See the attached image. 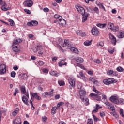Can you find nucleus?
<instances>
[{"instance_id":"obj_1","label":"nucleus","mask_w":124,"mask_h":124,"mask_svg":"<svg viewBox=\"0 0 124 124\" xmlns=\"http://www.w3.org/2000/svg\"><path fill=\"white\" fill-rule=\"evenodd\" d=\"M93 91L96 93V94L92 93L90 94L89 96L92 98H95V99H96V100L97 101L101 100V97H100L99 95H101V93L97 91L95 88H94Z\"/></svg>"},{"instance_id":"obj_2","label":"nucleus","mask_w":124,"mask_h":124,"mask_svg":"<svg viewBox=\"0 0 124 124\" xmlns=\"http://www.w3.org/2000/svg\"><path fill=\"white\" fill-rule=\"evenodd\" d=\"M6 73V65L4 64L0 65V74L1 75Z\"/></svg>"},{"instance_id":"obj_3","label":"nucleus","mask_w":124,"mask_h":124,"mask_svg":"<svg viewBox=\"0 0 124 124\" xmlns=\"http://www.w3.org/2000/svg\"><path fill=\"white\" fill-rule=\"evenodd\" d=\"M23 4L27 7H31L33 5V1L31 0H26L23 2Z\"/></svg>"},{"instance_id":"obj_4","label":"nucleus","mask_w":124,"mask_h":124,"mask_svg":"<svg viewBox=\"0 0 124 124\" xmlns=\"http://www.w3.org/2000/svg\"><path fill=\"white\" fill-rule=\"evenodd\" d=\"M110 100L115 104H119V98L116 95L111 96L110 98Z\"/></svg>"},{"instance_id":"obj_5","label":"nucleus","mask_w":124,"mask_h":124,"mask_svg":"<svg viewBox=\"0 0 124 124\" xmlns=\"http://www.w3.org/2000/svg\"><path fill=\"white\" fill-rule=\"evenodd\" d=\"M76 9L81 14V15H84V14H86V12L85 11V9L83 8V7L81 6H78L76 7Z\"/></svg>"},{"instance_id":"obj_6","label":"nucleus","mask_w":124,"mask_h":124,"mask_svg":"<svg viewBox=\"0 0 124 124\" xmlns=\"http://www.w3.org/2000/svg\"><path fill=\"white\" fill-rule=\"evenodd\" d=\"M22 42V39H15L13 43L12 47H18L19 43Z\"/></svg>"},{"instance_id":"obj_7","label":"nucleus","mask_w":124,"mask_h":124,"mask_svg":"<svg viewBox=\"0 0 124 124\" xmlns=\"http://www.w3.org/2000/svg\"><path fill=\"white\" fill-rule=\"evenodd\" d=\"M75 78L72 77H70L68 78V82L72 87H75Z\"/></svg>"},{"instance_id":"obj_8","label":"nucleus","mask_w":124,"mask_h":124,"mask_svg":"<svg viewBox=\"0 0 124 124\" xmlns=\"http://www.w3.org/2000/svg\"><path fill=\"white\" fill-rule=\"evenodd\" d=\"M109 36L112 44H113V45H115L116 42H117V39L116 38V37H115V36H114L113 34L110 33L109 34Z\"/></svg>"},{"instance_id":"obj_9","label":"nucleus","mask_w":124,"mask_h":124,"mask_svg":"<svg viewBox=\"0 0 124 124\" xmlns=\"http://www.w3.org/2000/svg\"><path fill=\"white\" fill-rule=\"evenodd\" d=\"M38 25V22H37L36 20H31L30 22H27V26H29V27H33L37 26Z\"/></svg>"},{"instance_id":"obj_10","label":"nucleus","mask_w":124,"mask_h":124,"mask_svg":"<svg viewBox=\"0 0 124 124\" xmlns=\"http://www.w3.org/2000/svg\"><path fill=\"white\" fill-rule=\"evenodd\" d=\"M79 94L80 99H83L86 96V91L84 90H80L79 91Z\"/></svg>"},{"instance_id":"obj_11","label":"nucleus","mask_w":124,"mask_h":124,"mask_svg":"<svg viewBox=\"0 0 124 124\" xmlns=\"http://www.w3.org/2000/svg\"><path fill=\"white\" fill-rule=\"evenodd\" d=\"M91 32L93 35H98V34L99 33V31L96 27L92 28Z\"/></svg>"},{"instance_id":"obj_12","label":"nucleus","mask_w":124,"mask_h":124,"mask_svg":"<svg viewBox=\"0 0 124 124\" xmlns=\"http://www.w3.org/2000/svg\"><path fill=\"white\" fill-rule=\"evenodd\" d=\"M14 124H22V120H21V118L18 116L15 119L13 120Z\"/></svg>"},{"instance_id":"obj_13","label":"nucleus","mask_w":124,"mask_h":124,"mask_svg":"<svg viewBox=\"0 0 124 124\" xmlns=\"http://www.w3.org/2000/svg\"><path fill=\"white\" fill-rule=\"evenodd\" d=\"M20 90L21 93L25 94L26 96L29 98V93H26V87L24 86H22L20 87Z\"/></svg>"},{"instance_id":"obj_14","label":"nucleus","mask_w":124,"mask_h":124,"mask_svg":"<svg viewBox=\"0 0 124 124\" xmlns=\"http://www.w3.org/2000/svg\"><path fill=\"white\" fill-rule=\"evenodd\" d=\"M66 59H62L58 62L59 66H62V65H67V62H65Z\"/></svg>"},{"instance_id":"obj_15","label":"nucleus","mask_w":124,"mask_h":124,"mask_svg":"<svg viewBox=\"0 0 124 124\" xmlns=\"http://www.w3.org/2000/svg\"><path fill=\"white\" fill-rule=\"evenodd\" d=\"M58 23L59 25L62 27H63V26H65V25H66V21L65 20L62 19V17L61 20H59Z\"/></svg>"},{"instance_id":"obj_16","label":"nucleus","mask_w":124,"mask_h":124,"mask_svg":"<svg viewBox=\"0 0 124 124\" xmlns=\"http://www.w3.org/2000/svg\"><path fill=\"white\" fill-rule=\"evenodd\" d=\"M82 23H85V22L88 20V18L89 17V13H86L84 15H82Z\"/></svg>"},{"instance_id":"obj_17","label":"nucleus","mask_w":124,"mask_h":124,"mask_svg":"<svg viewBox=\"0 0 124 124\" xmlns=\"http://www.w3.org/2000/svg\"><path fill=\"white\" fill-rule=\"evenodd\" d=\"M22 100L23 101V102H24V103L25 104H26V105H28L29 106V99H28V97H27V96H23L22 97Z\"/></svg>"},{"instance_id":"obj_18","label":"nucleus","mask_w":124,"mask_h":124,"mask_svg":"<svg viewBox=\"0 0 124 124\" xmlns=\"http://www.w3.org/2000/svg\"><path fill=\"white\" fill-rule=\"evenodd\" d=\"M114 27H115V25H114V23L111 22H109L108 23V29H110L111 31H113Z\"/></svg>"},{"instance_id":"obj_19","label":"nucleus","mask_w":124,"mask_h":124,"mask_svg":"<svg viewBox=\"0 0 124 124\" xmlns=\"http://www.w3.org/2000/svg\"><path fill=\"white\" fill-rule=\"evenodd\" d=\"M70 50L71 52L75 53V54H78V53H79V50L78 48H75V47H71Z\"/></svg>"},{"instance_id":"obj_20","label":"nucleus","mask_w":124,"mask_h":124,"mask_svg":"<svg viewBox=\"0 0 124 124\" xmlns=\"http://www.w3.org/2000/svg\"><path fill=\"white\" fill-rule=\"evenodd\" d=\"M96 107L92 111V113H96V112L98 111V109H100V108H102V106H100L99 105L97 104L96 105Z\"/></svg>"},{"instance_id":"obj_21","label":"nucleus","mask_w":124,"mask_h":124,"mask_svg":"<svg viewBox=\"0 0 124 124\" xmlns=\"http://www.w3.org/2000/svg\"><path fill=\"white\" fill-rule=\"evenodd\" d=\"M92 13H93V14H95V13H96V14H99V10L98 9V8L97 7H95L92 9Z\"/></svg>"},{"instance_id":"obj_22","label":"nucleus","mask_w":124,"mask_h":124,"mask_svg":"<svg viewBox=\"0 0 124 124\" xmlns=\"http://www.w3.org/2000/svg\"><path fill=\"white\" fill-rule=\"evenodd\" d=\"M115 51H116V50L115 49L114 47H109L108 49V53H109V54H111V55L115 53Z\"/></svg>"},{"instance_id":"obj_23","label":"nucleus","mask_w":124,"mask_h":124,"mask_svg":"<svg viewBox=\"0 0 124 124\" xmlns=\"http://www.w3.org/2000/svg\"><path fill=\"white\" fill-rule=\"evenodd\" d=\"M61 45L62 47H65V46L69 45V41L68 40H64V43H62Z\"/></svg>"},{"instance_id":"obj_24","label":"nucleus","mask_w":124,"mask_h":124,"mask_svg":"<svg viewBox=\"0 0 124 124\" xmlns=\"http://www.w3.org/2000/svg\"><path fill=\"white\" fill-rule=\"evenodd\" d=\"M82 101L84 102V104L87 106L89 105V99L87 98L84 97L83 99H81Z\"/></svg>"},{"instance_id":"obj_25","label":"nucleus","mask_w":124,"mask_h":124,"mask_svg":"<svg viewBox=\"0 0 124 124\" xmlns=\"http://www.w3.org/2000/svg\"><path fill=\"white\" fill-rule=\"evenodd\" d=\"M19 109L18 108H16L15 110L12 112V115L14 117H15L17 115V114L19 113Z\"/></svg>"},{"instance_id":"obj_26","label":"nucleus","mask_w":124,"mask_h":124,"mask_svg":"<svg viewBox=\"0 0 124 124\" xmlns=\"http://www.w3.org/2000/svg\"><path fill=\"white\" fill-rule=\"evenodd\" d=\"M40 48V47H33L31 48V51L33 52V53H37Z\"/></svg>"},{"instance_id":"obj_27","label":"nucleus","mask_w":124,"mask_h":124,"mask_svg":"<svg viewBox=\"0 0 124 124\" xmlns=\"http://www.w3.org/2000/svg\"><path fill=\"white\" fill-rule=\"evenodd\" d=\"M76 60L77 62H79L80 63H82L84 62V59L81 57H77Z\"/></svg>"},{"instance_id":"obj_28","label":"nucleus","mask_w":124,"mask_h":124,"mask_svg":"<svg viewBox=\"0 0 124 124\" xmlns=\"http://www.w3.org/2000/svg\"><path fill=\"white\" fill-rule=\"evenodd\" d=\"M50 75H52V76H55L56 77H58L59 76V74L57 72V71H51L50 73Z\"/></svg>"},{"instance_id":"obj_29","label":"nucleus","mask_w":124,"mask_h":124,"mask_svg":"<svg viewBox=\"0 0 124 124\" xmlns=\"http://www.w3.org/2000/svg\"><path fill=\"white\" fill-rule=\"evenodd\" d=\"M12 49H13V51H14V52H16V53H19L21 51V50L20 49V48L18 47H13Z\"/></svg>"},{"instance_id":"obj_30","label":"nucleus","mask_w":124,"mask_h":124,"mask_svg":"<svg viewBox=\"0 0 124 124\" xmlns=\"http://www.w3.org/2000/svg\"><path fill=\"white\" fill-rule=\"evenodd\" d=\"M97 27H98L99 28H101V29H103L104 27L106 26V24L104 23V24H101V23H99L96 25Z\"/></svg>"},{"instance_id":"obj_31","label":"nucleus","mask_w":124,"mask_h":124,"mask_svg":"<svg viewBox=\"0 0 124 124\" xmlns=\"http://www.w3.org/2000/svg\"><path fill=\"white\" fill-rule=\"evenodd\" d=\"M84 43L85 46H90L92 45V41L86 40Z\"/></svg>"},{"instance_id":"obj_32","label":"nucleus","mask_w":124,"mask_h":124,"mask_svg":"<svg viewBox=\"0 0 124 124\" xmlns=\"http://www.w3.org/2000/svg\"><path fill=\"white\" fill-rule=\"evenodd\" d=\"M54 18L55 19H57L58 20H57V21H59V20H61L62 19V16H60L58 14H56L54 15Z\"/></svg>"},{"instance_id":"obj_33","label":"nucleus","mask_w":124,"mask_h":124,"mask_svg":"<svg viewBox=\"0 0 124 124\" xmlns=\"http://www.w3.org/2000/svg\"><path fill=\"white\" fill-rule=\"evenodd\" d=\"M97 4L98 6H99V7H100V8H101V9H103V10H104V11H106V10L105 9V7H104V6H103V3H98Z\"/></svg>"},{"instance_id":"obj_34","label":"nucleus","mask_w":124,"mask_h":124,"mask_svg":"<svg viewBox=\"0 0 124 124\" xmlns=\"http://www.w3.org/2000/svg\"><path fill=\"white\" fill-rule=\"evenodd\" d=\"M110 114L112 116H113V117H115L116 119H118V118H119V115H118L116 112H110Z\"/></svg>"},{"instance_id":"obj_35","label":"nucleus","mask_w":124,"mask_h":124,"mask_svg":"<svg viewBox=\"0 0 124 124\" xmlns=\"http://www.w3.org/2000/svg\"><path fill=\"white\" fill-rule=\"evenodd\" d=\"M33 101V100H32V97H31V99L30 100V104L31 105V108L32 110H34L35 108L34 106H33V104H32V102Z\"/></svg>"},{"instance_id":"obj_36","label":"nucleus","mask_w":124,"mask_h":124,"mask_svg":"<svg viewBox=\"0 0 124 124\" xmlns=\"http://www.w3.org/2000/svg\"><path fill=\"white\" fill-rule=\"evenodd\" d=\"M117 36L119 38H124V33L123 32H120Z\"/></svg>"},{"instance_id":"obj_37","label":"nucleus","mask_w":124,"mask_h":124,"mask_svg":"<svg viewBox=\"0 0 124 124\" xmlns=\"http://www.w3.org/2000/svg\"><path fill=\"white\" fill-rule=\"evenodd\" d=\"M85 8L88 12H92L93 8L91 7L85 6Z\"/></svg>"},{"instance_id":"obj_38","label":"nucleus","mask_w":124,"mask_h":124,"mask_svg":"<svg viewBox=\"0 0 124 124\" xmlns=\"http://www.w3.org/2000/svg\"><path fill=\"white\" fill-rule=\"evenodd\" d=\"M31 97H32V100H33V98L35 97V98H36V97H37V93H31Z\"/></svg>"},{"instance_id":"obj_39","label":"nucleus","mask_w":124,"mask_h":124,"mask_svg":"<svg viewBox=\"0 0 124 124\" xmlns=\"http://www.w3.org/2000/svg\"><path fill=\"white\" fill-rule=\"evenodd\" d=\"M57 107H54L51 109V113L52 114H56V111L57 110Z\"/></svg>"},{"instance_id":"obj_40","label":"nucleus","mask_w":124,"mask_h":124,"mask_svg":"<svg viewBox=\"0 0 124 124\" xmlns=\"http://www.w3.org/2000/svg\"><path fill=\"white\" fill-rule=\"evenodd\" d=\"M118 104H121V105H123V104H124V99L122 98L118 99Z\"/></svg>"},{"instance_id":"obj_41","label":"nucleus","mask_w":124,"mask_h":124,"mask_svg":"<svg viewBox=\"0 0 124 124\" xmlns=\"http://www.w3.org/2000/svg\"><path fill=\"white\" fill-rule=\"evenodd\" d=\"M96 80V79H95V78H94L93 77H90L89 78V81L93 82V83Z\"/></svg>"},{"instance_id":"obj_42","label":"nucleus","mask_w":124,"mask_h":124,"mask_svg":"<svg viewBox=\"0 0 124 124\" xmlns=\"http://www.w3.org/2000/svg\"><path fill=\"white\" fill-rule=\"evenodd\" d=\"M108 108L110 110V111H114L115 110V108L113 106L112 104H110Z\"/></svg>"},{"instance_id":"obj_43","label":"nucleus","mask_w":124,"mask_h":124,"mask_svg":"<svg viewBox=\"0 0 124 124\" xmlns=\"http://www.w3.org/2000/svg\"><path fill=\"white\" fill-rule=\"evenodd\" d=\"M1 9L3 11H7V10H9V9H10V7L6 8V7H1Z\"/></svg>"},{"instance_id":"obj_44","label":"nucleus","mask_w":124,"mask_h":124,"mask_svg":"<svg viewBox=\"0 0 124 124\" xmlns=\"http://www.w3.org/2000/svg\"><path fill=\"white\" fill-rule=\"evenodd\" d=\"M112 31L114 32H117V31H119V26H115L114 28L112 30Z\"/></svg>"},{"instance_id":"obj_45","label":"nucleus","mask_w":124,"mask_h":124,"mask_svg":"<svg viewBox=\"0 0 124 124\" xmlns=\"http://www.w3.org/2000/svg\"><path fill=\"white\" fill-rule=\"evenodd\" d=\"M42 95L43 97H46V96H48V95H49V92H45V93H43Z\"/></svg>"},{"instance_id":"obj_46","label":"nucleus","mask_w":124,"mask_h":124,"mask_svg":"<svg viewBox=\"0 0 124 124\" xmlns=\"http://www.w3.org/2000/svg\"><path fill=\"white\" fill-rule=\"evenodd\" d=\"M19 90H18V88H16L15 90V92L14 93V96H16V94H18L19 93Z\"/></svg>"},{"instance_id":"obj_47","label":"nucleus","mask_w":124,"mask_h":124,"mask_svg":"<svg viewBox=\"0 0 124 124\" xmlns=\"http://www.w3.org/2000/svg\"><path fill=\"white\" fill-rule=\"evenodd\" d=\"M58 84L60 86H64V81L62 80H60L58 81Z\"/></svg>"},{"instance_id":"obj_48","label":"nucleus","mask_w":124,"mask_h":124,"mask_svg":"<svg viewBox=\"0 0 124 124\" xmlns=\"http://www.w3.org/2000/svg\"><path fill=\"white\" fill-rule=\"evenodd\" d=\"M42 48L40 47L39 49H38V53L39 54V55H42L43 54V52L42 51Z\"/></svg>"},{"instance_id":"obj_49","label":"nucleus","mask_w":124,"mask_h":124,"mask_svg":"<svg viewBox=\"0 0 124 124\" xmlns=\"http://www.w3.org/2000/svg\"><path fill=\"white\" fill-rule=\"evenodd\" d=\"M97 46H101V47H103L104 46V43L103 42H100L97 44Z\"/></svg>"},{"instance_id":"obj_50","label":"nucleus","mask_w":124,"mask_h":124,"mask_svg":"<svg viewBox=\"0 0 124 124\" xmlns=\"http://www.w3.org/2000/svg\"><path fill=\"white\" fill-rule=\"evenodd\" d=\"M117 70L119 72H123V71H124V69L121 67H118L117 68Z\"/></svg>"},{"instance_id":"obj_51","label":"nucleus","mask_w":124,"mask_h":124,"mask_svg":"<svg viewBox=\"0 0 124 124\" xmlns=\"http://www.w3.org/2000/svg\"><path fill=\"white\" fill-rule=\"evenodd\" d=\"M103 82L105 84V85H110L108 79H104L103 80Z\"/></svg>"},{"instance_id":"obj_52","label":"nucleus","mask_w":124,"mask_h":124,"mask_svg":"<svg viewBox=\"0 0 124 124\" xmlns=\"http://www.w3.org/2000/svg\"><path fill=\"white\" fill-rule=\"evenodd\" d=\"M108 80L109 84H112V83H114V81H115V79H114V78H108Z\"/></svg>"},{"instance_id":"obj_53","label":"nucleus","mask_w":124,"mask_h":124,"mask_svg":"<svg viewBox=\"0 0 124 124\" xmlns=\"http://www.w3.org/2000/svg\"><path fill=\"white\" fill-rule=\"evenodd\" d=\"M87 124H93V120L92 119H88Z\"/></svg>"},{"instance_id":"obj_54","label":"nucleus","mask_w":124,"mask_h":124,"mask_svg":"<svg viewBox=\"0 0 124 124\" xmlns=\"http://www.w3.org/2000/svg\"><path fill=\"white\" fill-rule=\"evenodd\" d=\"M11 76L12 77H13V78H14V77H15V76H16V72H15L14 71H12L11 73Z\"/></svg>"},{"instance_id":"obj_55","label":"nucleus","mask_w":124,"mask_h":124,"mask_svg":"<svg viewBox=\"0 0 124 124\" xmlns=\"http://www.w3.org/2000/svg\"><path fill=\"white\" fill-rule=\"evenodd\" d=\"M113 73H114V71L112 70H109L107 72V74L108 75H111V74H113Z\"/></svg>"},{"instance_id":"obj_56","label":"nucleus","mask_w":124,"mask_h":124,"mask_svg":"<svg viewBox=\"0 0 124 124\" xmlns=\"http://www.w3.org/2000/svg\"><path fill=\"white\" fill-rule=\"evenodd\" d=\"M77 88L79 90H81L82 89V84L81 83H78Z\"/></svg>"},{"instance_id":"obj_57","label":"nucleus","mask_w":124,"mask_h":124,"mask_svg":"<svg viewBox=\"0 0 124 124\" xmlns=\"http://www.w3.org/2000/svg\"><path fill=\"white\" fill-rule=\"evenodd\" d=\"M38 64H39V65H40L41 66L43 65V64H44V62H43V61H39L38 62Z\"/></svg>"},{"instance_id":"obj_58","label":"nucleus","mask_w":124,"mask_h":124,"mask_svg":"<svg viewBox=\"0 0 124 124\" xmlns=\"http://www.w3.org/2000/svg\"><path fill=\"white\" fill-rule=\"evenodd\" d=\"M78 67H80V68H81V69L85 70V67H84V66L82 64H78Z\"/></svg>"},{"instance_id":"obj_59","label":"nucleus","mask_w":124,"mask_h":124,"mask_svg":"<svg viewBox=\"0 0 124 124\" xmlns=\"http://www.w3.org/2000/svg\"><path fill=\"white\" fill-rule=\"evenodd\" d=\"M8 22L10 23V26H13V24H14V21L12 19H8Z\"/></svg>"},{"instance_id":"obj_60","label":"nucleus","mask_w":124,"mask_h":124,"mask_svg":"<svg viewBox=\"0 0 124 124\" xmlns=\"http://www.w3.org/2000/svg\"><path fill=\"white\" fill-rule=\"evenodd\" d=\"M42 119L43 122H46V121L48 120V118L46 116H44V117H42Z\"/></svg>"},{"instance_id":"obj_61","label":"nucleus","mask_w":124,"mask_h":124,"mask_svg":"<svg viewBox=\"0 0 124 124\" xmlns=\"http://www.w3.org/2000/svg\"><path fill=\"white\" fill-rule=\"evenodd\" d=\"M100 117H101V118H103V117H104V116H105V113H104V112L102 111L100 113Z\"/></svg>"},{"instance_id":"obj_62","label":"nucleus","mask_w":124,"mask_h":124,"mask_svg":"<svg viewBox=\"0 0 124 124\" xmlns=\"http://www.w3.org/2000/svg\"><path fill=\"white\" fill-rule=\"evenodd\" d=\"M63 104H64V103H63V102H59L58 103L57 106V107H60V106H61V105H63Z\"/></svg>"},{"instance_id":"obj_63","label":"nucleus","mask_w":124,"mask_h":124,"mask_svg":"<svg viewBox=\"0 0 124 124\" xmlns=\"http://www.w3.org/2000/svg\"><path fill=\"white\" fill-rule=\"evenodd\" d=\"M24 11H25V12H26V13L27 14H31V11H30V10L25 9Z\"/></svg>"},{"instance_id":"obj_64","label":"nucleus","mask_w":124,"mask_h":124,"mask_svg":"<svg viewBox=\"0 0 124 124\" xmlns=\"http://www.w3.org/2000/svg\"><path fill=\"white\" fill-rule=\"evenodd\" d=\"M43 11L46 13L49 12V9L48 8H44Z\"/></svg>"}]
</instances>
